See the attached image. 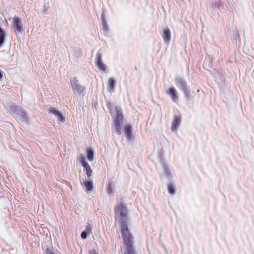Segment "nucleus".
<instances>
[{
	"label": "nucleus",
	"mask_w": 254,
	"mask_h": 254,
	"mask_svg": "<svg viewBox=\"0 0 254 254\" xmlns=\"http://www.w3.org/2000/svg\"><path fill=\"white\" fill-rule=\"evenodd\" d=\"M116 221L120 226L121 235L124 243V254H137L133 246L134 236L130 231L127 220V211L122 203L117 204L114 208Z\"/></svg>",
	"instance_id": "obj_1"
},
{
	"label": "nucleus",
	"mask_w": 254,
	"mask_h": 254,
	"mask_svg": "<svg viewBox=\"0 0 254 254\" xmlns=\"http://www.w3.org/2000/svg\"><path fill=\"white\" fill-rule=\"evenodd\" d=\"M175 82L177 87L182 90L186 99H188L190 95V88L185 80L181 77H176Z\"/></svg>",
	"instance_id": "obj_2"
},
{
	"label": "nucleus",
	"mask_w": 254,
	"mask_h": 254,
	"mask_svg": "<svg viewBox=\"0 0 254 254\" xmlns=\"http://www.w3.org/2000/svg\"><path fill=\"white\" fill-rule=\"evenodd\" d=\"M12 26L16 34L21 33L24 30L21 20L17 16H14L12 18Z\"/></svg>",
	"instance_id": "obj_3"
},
{
	"label": "nucleus",
	"mask_w": 254,
	"mask_h": 254,
	"mask_svg": "<svg viewBox=\"0 0 254 254\" xmlns=\"http://www.w3.org/2000/svg\"><path fill=\"white\" fill-rule=\"evenodd\" d=\"M182 121V116L180 113L175 115L171 123V130L173 132L177 133L179 127L180 126Z\"/></svg>",
	"instance_id": "obj_4"
},
{
	"label": "nucleus",
	"mask_w": 254,
	"mask_h": 254,
	"mask_svg": "<svg viewBox=\"0 0 254 254\" xmlns=\"http://www.w3.org/2000/svg\"><path fill=\"white\" fill-rule=\"evenodd\" d=\"M79 159L82 166L84 167L87 178L89 179L92 175V170L91 169L89 164L86 162L85 157L81 155L79 157Z\"/></svg>",
	"instance_id": "obj_5"
},
{
	"label": "nucleus",
	"mask_w": 254,
	"mask_h": 254,
	"mask_svg": "<svg viewBox=\"0 0 254 254\" xmlns=\"http://www.w3.org/2000/svg\"><path fill=\"white\" fill-rule=\"evenodd\" d=\"M70 83L74 94L80 95L83 93L84 88L79 84L78 81L76 78L71 80Z\"/></svg>",
	"instance_id": "obj_6"
},
{
	"label": "nucleus",
	"mask_w": 254,
	"mask_h": 254,
	"mask_svg": "<svg viewBox=\"0 0 254 254\" xmlns=\"http://www.w3.org/2000/svg\"><path fill=\"white\" fill-rule=\"evenodd\" d=\"M165 92L170 97L174 102H178L179 100V95L177 90L174 87H170L168 90H166Z\"/></svg>",
	"instance_id": "obj_7"
},
{
	"label": "nucleus",
	"mask_w": 254,
	"mask_h": 254,
	"mask_svg": "<svg viewBox=\"0 0 254 254\" xmlns=\"http://www.w3.org/2000/svg\"><path fill=\"white\" fill-rule=\"evenodd\" d=\"M95 63L96 65L99 70L101 71H105L106 67L102 60V56L100 53H98L96 54Z\"/></svg>",
	"instance_id": "obj_8"
},
{
	"label": "nucleus",
	"mask_w": 254,
	"mask_h": 254,
	"mask_svg": "<svg viewBox=\"0 0 254 254\" xmlns=\"http://www.w3.org/2000/svg\"><path fill=\"white\" fill-rule=\"evenodd\" d=\"M85 192L87 193H91L92 192L94 188V184L93 181L90 178H86L84 184L82 185Z\"/></svg>",
	"instance_id": "obj_9"
},
{
	"label": "nucleus",
	"mask_w": 254,
	"mask_h": 254,
	"mask_svg": "<svg viewBox=\"0 0 254 254\" xmlns=\"http://www.w3.org/2000/svg\"><path fill=\"white\" fill-rule=\"evenodd\" d=\"M11 110L12 112H17V114H19L25 121H28V117L27 115L25 112L22 110L18 106L14 105L11 107Z\"/></svg>",
	"instance_id": "obj_10"
},
{
	"label": "nucleus",
	"mask_w": 254,
	"mask_h": 254,
	"mask_svg": "<svg viewBox=\"0 0 254 254\" xmlns=\"http://www.w3.org/2000/svg\"><path fill=\"white\" fill-rule=\"evenodd\" d=\"M132 126L129 124H126L124 127V131L128 140L132 139Z\"/></svg>",
	"instance_id": "obj_11"
},
{
	"label": "nucleus",
	"mask_w": 254,
	"mask_h": 254,
	"mask_svg": "<svg viewBox=\"0 0 254 254\" xmlns=\"http://www.w3.org/2000/svg\"><path fill=\"white\" fill-rule=\"evenodd\" d=\"M162 36L164 42L168 44L171 39V32L168 27H165L163 29Z\"/></svg>",
	"instance_id": "obj_12"
},
{
	"label": "nucleus",
	"mask_w": 254,
	"mask_h": 254,
	"mask_svg": "<svg viewBox=\"0 0 254 254\" xmlns=\"http://www.w3.org/2000/svg\"><path fill=\"white\" fill-rule=\"evenodd\" d=\"M115 85V81L112 77L108 79L107 82V90L108 91L112 93L114 91Z\"/></svg>",
	"instance_id": "obj_13"
},
{
	"label": "nucleus",
	"mask_w": 254,
	"mask_h": 254,
	"mask_svg": "<svg viewBox=\"0 0 254 254\" xmlns=\"http://www.w3.org/2000/svg\"><path fill=\"white\" fill-rule=\"evenodd\" d=\"M123 116L121 111L118 110L117 111L116 116L113 122H121L122 123L123 121Z\"/></svg>",
	"instance_id": "obj_14"
},
{
	"label": "nucleus",
	"mask_w": 254,
	"mask_h": 254,
	"mask_svg": "<svg viewBox=\"0 0 254 254\" xmlns=\"http://www.w3.org/2000/svg\"><path fill=\"white\" fill-rule=\"evenodd\" d=\"M91 229L90 227V225L88 224L86 227L85 230L83 231L81 234V237L82 239H86L88 235H89L91 233Z\"/></svg>",
	"instance_id": "obj_15"
},
{
	"label": "nucleus",
	"mask_w": 254,
	"mask_h": 254,
	"mask_svg": "<svg viewBox=\"0 0 254 254\" xmlns=\"http://www.w3.org/2000/svg\"><path fill=\"white\" fill-rule=\"evenodd\" d=\"M86 156L89 161H93L94 159L93 151L92 149L87 150L86 151Z\"/></svg>",
	"instance_id": "obj_16"
},
{
	"label": "nucleus",
	"mask_w": 254,
	"mask_h": 254,
	"mask_svg": "<svg viewBox=\"0 0 254 254\" xmlns=\"http://www.w3.org/2000/svg\"><path fill=\"white\" fill-rule=\"evenodd\" d=\"M167 189L168 192L170 195H173L175 194V186L174 185V184L168 185Z\"/></svg>",
	"instance_id": "obj_17"
},
{
	"label": "nucleus",
	"mask_w": 254,
	"mask_h": 254,
	"mask_svg": "<svg viewBox=\"0 0 254 254\" xmlns=\"http://www.w3.org/2000/svg\"><path fill=\"white\" fill-rule=\"evenodd\" d=\"M116 131L119 134H121V122H114Z\"/></svg>",
	"instance_id": "obj_18"
},
{
	"label": "nucleus",
	"mask_w": 254,
	"mask_h": 254,
	"mask_svg": "<svg viewBox=\"0 0 254 254\" xmlns=\"http://www.w3.org/2000/svg\"><path fill=\"white\" fill-rule=\"evenodd\" d=\"M48 111L50 113L54 114L55 116H57L60 113L58 110L53 107H50Z\"/></svg>",
	"instance_id": "obj_19"
},
{
	"label": "nucleus",
	"mask_w": 254,
	"mask_h": 254,
	"mask_svg": "<svg viewBox=\"0 0 254 254\" xmlns=\"http://www.w3.org/2000/svg\"><path fill=\"white\" fill-rule=\"evenodd\" d=\"M102 30L104 32H107L109 30L107 22L105 20H103L102 23Z\"/></svg>",
	"instance_id": "obj_20"
},
{
	"label": "nucleus",
	"mask_w": 254,
	"mask_h": 254,
	"mask_svg": "<svg viewBox=\"0 0 254 254\" xmlns=\"http://www.w3.org/2000/svg\"><path fill=\"white\" fill-rule=\"evenodd\" d=\"M56 117L58 122L63 123L65 121V118L61 112Z\"/></svg>",
	"instance_id": "obj_21"
},
{
	"label": "nucleus",
	"mask_w": 254,
	"mask_h": 254,
	"mask_svg": "<svg viewBox=\"0 0 254 254\" xmlns=\"http://www.w3.org/2000/svg\"><path fill=\"white\" fill-rule=\"evenodd\" d=\"M107 191L109 194H111L113 193V190L111 184H109L107 188Z\"/></svg>",
	"instance_id": "obj_22"
},
{
	"label": "nucleus",
	"mask_w": 254,
	"mask_h": 254,
	"mask_svg": "<svg viewBox=\"0 0 254 254\" xmlns=\"http://www.w3.org/2000/svg\"><path fill=\"white\" fill-rule=\"evenodd\" d=\"M44 254H55L53 252L49 249H46L45 251Z\"/></svg>",
	"instance_id": "obj_23"
},
{
	"label": "nucleus",
	"mask_w": 254,
	"mask_h": 254,
	"mask_svg": "<svg viewBox=\"0 0 254 254\" xmlns=\"http://www.w3.org/2000/svg\"><path fill=\"white\" fill-rule=\"evenodd\" d=\"M89 253V254H99L94 249L90 250Z\"/></svg>",
	"instance_id": "obj_24"
},
{
	"label": "nucleus",
	"mask_w": 254,
	"mask_h": 254,
	"mask_svg": "<svg viewBox=\"0 0 254 254\" xmlns=\"http://www.w3.org/2000/svg\"><path fill=\"white\" fill-rule=\"evenodd\" d=\"M3 72L2 70H0V79L3 77Z\"/></svg>",
	"instance_id": "obj_25"
}]
</instances>
